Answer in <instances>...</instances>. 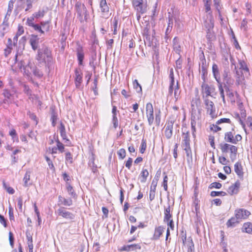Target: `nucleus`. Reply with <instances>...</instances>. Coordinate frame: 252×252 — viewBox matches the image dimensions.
I'll return each instance as SVG.
<instances>
[{
    "label": "nucleus",
    "mask_w": 252,
    "mask_h": 252,
    "mask_svg": "<svg viewBox=\"0 0 252 252\" xmlns=\"http://www.w3.org/2000/svg\"><path fill=\"white\" fill-rule=\"evenodd\" d=\"M26 42V37L25 36H23L20 39L17 52L15 56V63L17 64L19 69L23 68L24 73L27 76H30L35 66L30 62L26 63L25 61L20 59L23 51L24 50Z\"/></svg>",
    "instance_id": "nucleus-1"
},
{
    "label": "nucleus",
    "mask_w": 252,
    "mask_h": 252,
    "mask_svg": "<svg viewBox=\"0 0 252 252\" xmlns=\"http://www.w3.org/2000/svg\"><path fill=\"white\" fill-rule=\"evenodd\" d=\"M36 60L40 62L45 63L50 70L53 65V57L51 50L46 46L43 45L38 49Z\"/></svg>",
    "instance_id": "nucleus-2"
},
{
    "label": "nucleus",
    "mask_w": 252,
    "mask_h": 252,
    "mask_svg": "<svg viewBox=\"0 0 252 252\" xmlns=\"http://www.w3.org/2000/svg\"><path fill=\"white\" fill-rule=\"evenodd\" d=\"M77 16L81 22L83 21V16L85 20L87 19V9L84 4H82L80 1H76L74 6Z\"/></svg>",
    "instance_id": "nucleus-3"
},
{
    "label": "nucleus",
    "mask_w": 252,
    "mask_h": 252,
    "mask_svg": "<svg viewBox=\"0 0 252 252\" xmlns=\"http://www.w3.org/2000/svg\"><path fill=\"white\" fill-rule=\"evenodd\" d=\"M32 7V1L31 0H20L19 4L15 10V12L17 14L20 11H22L24 8H25L26 12L30 10Z\"/></svg>",
    "instance_id": "nucleus-4"
},
{
    "label": "nucleus",
    "mask_w": 252,
    "mask_h": 252,
    "mask_svg": "<svg viewBox=\"0 0 252 252\" xmlns=\"http://www.w3.org/2000/svg\"><path fill=\"white\" fill-rule=\"evenodd\" d=\"M205 108L207 109V113L213 118L215 115V108L214 103L211 100H210L206 96H203Z\"/></svg>",
    "instance_id": "nucleus-5"
},
{
    "label": "nucleus",
    "mask_w": 252,
    "mask_h": 252,
    "mask_svg": "<svg viewBox=\"0 0 252 252\" xmlns=\"http://www.w3.org/2000/svg\"><path fill=\"white\" fill-rule=\"evenodd\" d=\"M215 91V88L214 86H209L204 82L201 85V93L203 96H206L208 98L209 96H212L213 94Z\"/></svg>",
    "instance_id": "nucleus-6"
},
{
    "label": "nucleus",
    "mask_w": 252,
    "mask_h": 252,
    "mask_svg": "<svg viewBox=\"0 0 252 252\" xmlns=\"http://www.w3.org/2000/svg\"><path fill=\"white\" fill-rule=\"evenodd\" d=\"M132 2L137 12L143 14L146 12L147 6L146 4L143 3V0H132Z\"/></svg>",
    "instance_id": "nucleus-7"
},
{
    "label": "nucleus",
    "mask_w": 252,
    "mask_h": 252,
    "mask_svg": "<svg viewBox=\"0 0 252 252\" xmlns=\"http://www.w3.org/2000/svg\"><path fill=\"white\" fill-rule=\"evenodd\" d=\"M146 111L148 124L151 126L154 121V109L151 103L149 102L146 104Z\"/></svg>",
    "instance_id": "nucleus-8"
},
{
    "label": "nucleus",
    "mask_w": 252,
    "mask_h": 252,
    "mask_svg": "<svg viewBox=\"0 0 252 252\" xmlns=\"http://www.w3.org/2000/svg\"><path fill=\"white\" fill-rule=\"evenodd\" d=\"M2 94L5 97L3 99V103H9L14 102L15 96V93L14 91L4 89L3 91Z\"/></svg>",
    "instance_id": "nucleus-9"
},
{
    "label": "nucleus",
    "mask_w": 252,
    "mask_h": 252,
    "mask_svg": "<svg viewBox=\"0 0 252 252\" xmlns=\"http://www.w3.org/2000/svg\"><path fill=\"white\" fill-rule=\"evenodd\" d=\"M234 215L239 220H246L251 215V212L245 209H237L235 210Z\"/></svg>",
    "instance_id": "nucleus-10"
},
{
    "label": "nucleus",
    "mask_w": 252,
    "mask_h": 252,
    "mask_svg": "<svg viewBox=\"0 0 252 252\" xmlns=\"http://www.w3.org/2000/svg\"><path fill=\"white\" fill-rule=\"evenodd\" d=\"M74 81L76 88H80L83 81V73L80 68L75 69Z\"/></svg>",
    "instance_id": "nucleus-11"
},
{
    "label": "nucleus",
    "mask_w": 252,
    "mask_h": 252,
    "mask_svg": "<svg viewBox=\"0 0 252 252\" xmlns=\"http://www.w3.org/2000/svg\"><path fill=\"white\" fill-rule=\"evenodd\" d=\"M174 121L172 120H168L165 125V129L164 134L167 139H170L173 134Z\"/></svg>",
    "instance_id": "nucleus-12"
},
{
    "label": "nucleus",
    "mask_w": 252,
    "mask_h": 252,
    "mask_svg": "<svg viewBox=\"0 0 252 252\" xmlns=\"http://www.w3.org/2000/svg\"><path fill=\"white\" fill-rule=\"evenodd\" d=\"M241 186V183L239 180H237L234 184L230 186L227 189L228 193L232 195L237 194L239 191V189Z\"/></svg>",
    "instance_id": "nucleus-13"
},
{
    "label": "nucleus",
    "mask_w": 252,
    "mask_h": 252,
    "mask_svg": "<svg viewBox=\"0 0 252 252\" xmlns=\"http://www.w3.org/2000/svg\"><path fill=\"white\" fill-rule=\"evenodd\" d=\"M222 123H228L232 125V124H231V121L229 119L221 118L216 122V125H213L211 127V129L214 131L215 132H217L220 130L221 129V128L218 125Z\"/></svg>",
    "instance_id": "nucleus-14"
},
{
    "label": "nucleus",
    "mask_w": 252,
    "mask_h": 252,
    "mask_svg": "<svg viewBox=\"0 0 252 252\" xmlns=\"http://www.w3.org/2000/svg\"><path fill=\"white\" fill-rule=\"evenodd\" d=\"M57 212L59 216L67 219L73 220L75 217L72 213L67 211L63 207L59 208Z\"/></svg>",
    "instance_id": "nucleus-15"
},
{
    "label": "nucleus",
    "mask_w": 252,
    "mask_h": 252,
    "mask_svg": "<svg viewBox=\"0 0 252 252\" xmlns=\"http://www.w3.org/2000/svg\"><path fill=\"white\" fill-rule=\"evenodd\" d=\"M234 171L238 176V177L243 180L244 175V172L243 171V168L241 162L240 161H237L234 164Z\"/></svg>",
    "instance_id": "nucleus-16"
},
{
    "label": "nucleus",
    "mask_w": 252,
    "mask_h": 252,
    "mask_svg": "<svg viewBox=\"0 0 252 252\" xmlns=\"http://www.w3.org/2000/svg\"><path fill=\"white\" fill-rule=\"evenodd\" d=\"M29 42L32 49L34 51H35L39 47V38L36 35L32 34L31 35Z\"/></svg>",
    "instance_id": "nucleus-17"
},
{
    "label": "nucleus",
    "mask_w": 252,
    "mask_h": 252,
    "mask_svg": "<svg viewBox=\"0 0 252 252\" xmlns=\"http://www.w3.org/2000/svg\"><path fill=\"white\" fill-rule=\"evenodd\" d=\"M76 54L79 64L80 65H82L84 58V52L83 47L80 45H79L76 48Z\"/></svg>",
    "instance_id": "nucleus-18"
},
{
    "label": "nucleus",
    "mask_w": 252,
    "mask_h": 252,
    "mask_svg": "<svg viewBox=\"0 0 252 252\" xmlns=\"http://www.w3.org/2000/svg\"><path fill=\"white\" fill-rule=\"evenodd\" d=\"M212 73L213 75V77L217 81V82H219L221 81L220 75V70L219 67V66L216 64L214 63L212 65Z\"/></svg>",
    "instance_id": "nucleus-19"
},
{
    "label": "nucleus",
    "mask_w": 252,
    "mask_h": 252,
    "mask_svg": "<svg viewBox=\"0 0 252 252\" xmlns=\"http://www.w3.org/2000/svg\"><path fill=\"white\" fill-rule=\"evenodd\" d=\"M99 8L100 9L101 12L103 15L108 14L110 8L106 0H100Z\"/></svg>",
    "instance_id": "nucleus-20"
},
{
    "label": "nucleus",
    "mask_w": 252,
    "mask_h": 252,
    "mask_svg": "<svg viewBox=\"0 0 252 252\" xmlns=\"http://www.w3.org/2000/svg\"><path fill=\"white\" fill-rule=\"evenodd\" d=\"M182 147H187L188 146H190V138H189V131H187L186 132H183L182 134Z\"/></svg>",
    "instance_id": "nucleus-21"
},
{
    "label": "nucleus",
    "mask_w": 252,
    "mask_h": 252,
    "mask_svg": "<svg viewBox=\"0 0 252 252\" xmlns=\"http://www.w3.org/2000/svg\"><path fill=\"white\" fill-rule=\"evenodd\" d=\"M202 54L203 59L202 61L200 72L201 73V78L204 81V82H205V80L207 75V69L205 64L206 60L205 59L203 53H202Z\"/></svg>",
    "instance_id": "nucleus-22"
},
{
    "label": "nucleus",
    "mask_w": 252,
    "mask_h": 252,
    "mask_svg": "<svg viewBox=\"0 0 252 252\" xmlns=\"http://www.w3.org/2000/svg\"><path fill=\"white\" fill-rule=\"evenodd\" d=\"M173 49L175 53L178 55H180L181 52V46L179 38L175 37L173 40Z\"/></svg>",
    "instance_id": "nucleus-23"
},
{
    "label": "nucleus",
    "mask_w": 252,
    "mask_h": 252,
    "mask_svg": "<svg viewBox=\"0 0 252 252\" xmlns=\"http://www.w3.org/2000/svg\"><path fill=\"white\" fill-rule=\"evenodd\" d=\"M230 60L231 64V67L233 68V67L234 66L233 72H235L236 74V77L237 78H240V77L242 76L243 74V72L239 71L237 69V67L235 64V60L232 57H230Z\"/></svg>",
    "instance_id": "nucleus-24"
},
{
    "label": "nucleus",
    "mask_w": 252,
    "mask_h": 252,
    "mask_svg": "<svg viewBox=\"0 0 252 252\" xmlns=\"http://www.w3.org/2000/svg\"><path fill=\"white\" fill-rule=\"evenodd\" d=\"M242 231L249 234H252V223L251 222H245L242 227Z\"/></svg>",
    "instance_id": "nucleus-25"
},
{
    "label": "nucleus",
    "mask_w": 252,
    "mask_h": 252,
    "mask_svg": "<svg viewBox=\"0 0 252 252\" xmlns=\"http://www.w3.org/2000/svg\"><path fill=\"white\" fill-rule=\"evenodd\" d=\"M164 228L161 226L156 227L155 230L154 234L153 236L154 240H158L160 236L162 234L164 231Z\"/></svg>",
    "instance_id": "nucleus-26"
},
{
    "label": "nucleus",
    "mask_w": 252,
    "mask_h": 252,
    "mask_svg": "<svg viewBox=\"0 0 252 252\" xmlns=\"http://www.w3.org/2000/svg\"><path fill=\"white\" fill-rule=\"evenodd\" d=\"M185 151L186 156L187 157V161L188 162L192 161V156L191 148L190 146L187 147H182Z\"/></svg>",
    "instance_id": "nucleus-27"
},
{
    "label": "nucleus",
    "mask_w": 252,
    "mask_h": 252,
    "mask_svg": "<svg viewBox=\"0 0 252 252\" xmlns=\"http://www.w3.org/2000/svg\"><path fill=\"white\" fill-rule=\"evenodd\" d=\"M30 177L31 171H27L23 178L24 186L25 187H28L32 184V183L30 182Z\"/></svg>",
    "instance_id": "nucleus-28"
},
{
    "label": "nucleus",
    "mask_w": 252,
    "mask_h": 252,
    "mask_svg": "<svg viewBox=\"0 0 252 252\" xmlns=\"http://www.w3.org/2000/svg\"><path fill=\"white\" fill-rule=\"evenodd\" d=\"M59 130L61 136H62L63 139L65 140V142L69 141V140L67 138V135L65 131V128L64 125L63 124L62 122L60 123V126L59 127Z\"/></svg>",
    "instance_id": "nucleus-29"
},
{
    "label": "nucleus",
    "mask_w": 252,
    "mask_h": 252,
    "mask_svg": "<svg viewBox=\"0 0 252 252\" xmlns=\"http://www.w3.org/2000/svg\"><path fill=\"white\" fill-rule=\"evenodd\" d=\"M239 71H244L245 72H247L249 74V69L247 66L246 63L243 60H239Z\"/></svg>",
    "instance_id": "nucleus-30"
},
{
    "label": "nucleus",
    "mask_w": 252,
    "mask_h": 252,
    "mask_svg": "<svg viewBox=\"0 0 252 252\" xmlns=\"http://www.w3.org/2000/svg\"><path fill=\"white\" fill-rule=\"evenodd\" d=\"M170 206L169 204L168 205L167 207H164V221H168L170 220V219L172 218V216L170 214Z\"/></svg>",
    "instance_id": "nucleus-31"
},
{
    "label": "nucleus",
    "mask_w": 252,
    "mask_h": 252,
    "mask_svg": "<svg viewBox=\"0 0 252 252\" xmlns=\"http://www.w3.org/2000/svg\"><path fill=\"white\" fill-rule=\"evenodd\" d=\"M239 220L235 217H231L229 220H228L226 224L227 227H234L236 224L239 223Z\"/></svg>",
    "instance_id": "nucleus-32"
},
{
    "label": "nucleus",
    "mask_w": 252,
    "mask_h": 252,
    "mask_svg": "<svg viewBox=\"0 0 252 252\" xmlns=\"http://www.w3.org/2000/svg\"><path fill=\"white\" fill-rule=\"evenodd\" d=\"M150 26L149 24H147L146 27L142 30V34L143 36L146 38L147 40H150Z\"/></svg>",
    "instance_id": "nucleus-33"
},
{
    "label": "nucleus",
    "mask_w": 252,
    "mask_h": 252,
    "mask_svg": "<svg viewBox=\"0 0 252 252\" xmlns=\"http://www.w3.org/2000/svg\"><path fill=\"white\" fill-rule=\"evenodd\" d=\"M229 151L231 153L230 158L231 159L232 161H233L236 158L238 148L236 146L231 145Z\"/></svg>",
    "instance_id": "nucleus-34"
},
{
    "label": "nucleus",
    "mask_w": 252,
    "mask_h": 252,
    "mask_svg": "<svg viewBox=\"0 0 252 252\" xmlns=\"http://www.w3.org/2000/svg\"><path fill=\"white\" fill-rule=\"evenodd\" d=\"M214 4L215 6L216 10L218 11L219 16L221 20H222L221 18L220 9L221 8V5H220V0H213Z\"/></svg>",
    "instance_id": "nucleus-35"
},
{
    "label": "nucleus",
    "mask_w": 252,
    "mask_h": 252,
    "mask_svg": "<svg viewBox=\"0 0 252 252\" xmlns=\"http://www.w3.org/2000/svg\"><path fill=\"white\" fill-rule=\"evenodd\" d=\"M234 134L232 131L227 132L225 133L224 140L227 142L233 143Z\"/></svg>",
    "instance_id": "nucleus-36"
},
{
    "label": "nucleus",
    "mask_w": 252,
    "mask_h": 252,
    "mask_svg": "<svg viewBox=\"0 0 252 252\" xmlns=\"http://www.w3.org/2000/svg\"><path fill=\"white\" fill-rule=\"evenodd\" d=\"M149 176V172L146 169H143L142 171L140 173V177L141 179V183H145L146 180L147 178Z\"/></svg>",
    "instance_id": "nucleus-37"
},
{
    "label": "nucleus",
    "mask_w": 252,
    "mask_h": 252,
    "mask_svg": "<svg viewBox=\"0 0 252 252\" xmlns=\"http://www.w3.org/2000/svg\"><path fill=\"white\" fill-rule=\"evenodd\" d=\"M224 83H223V85L224 87H231L234 84V80L231 78V76L228 77L226 78L223 79Z\"/></svg>",
    "instance_id": "nucleus-38"
},
{
    "label": "nucleus",
    "mask_w": 252,
    "mask_h": 252,
    "mask_svg": "<svg viewBox=\"0 0 252 252\" xmlns=\"http://www.w3.org/2000/svg\"><path fill=\"white\" fill-rule=\"evenodd\" d=\"M66 189L68 193V194L71 195L72 198H77V194L75 192L72 187L69 184H67L66 185Z\"/></svg>",
    "instance_id": "nucleus-39"
},
{
    "label": "nucleus",
    "mask_w": 252,
    "mask_h": 252,
    "mask_svg": "<svg viewBox=\"0 0 252 252\" xmlns=\"http://www.w3.org/2000/svg\"><path fill=\"white\" fill-rule=\"evenodd\" d=\"M231 145L227 143H221L220 144V150L223 153H226L229 150Z\"/></svg>",
    "instance_id": "nucleus-40"
},
{
    "label": "nucleus",
    "mask_w": 252,
    "mask_h": 252,
    "mask_svg": "<svg viewBox=\"0 0 252 252\" xmlns=\"http://www.w3.org/2000/svg\"><path fill=\"white\" fill-rule=\"evenodd\" d=\"M179 82L177 81L176 85L174 89V97L176 101L179 99L180 96V92L179 91Z\"/></svg>",
    "instance_id": "nucleus-41"
},
{
    "label": "nucleus",
    "mask_w": 252,
    "mask_h": 252,
    "mask_svg": "<svg viewBox=\"0 0 252 252\" xmlns=\"http://www.w3.org/2000/svg\"><path fill=\"white\" fill-rule=\"evenodd\" d=\"M173 24V19L171 18H169L168 26H167V27L166 28V35H168L169 33L171 31L172 29Z\"/></svg>",
    "instance_id": "nucleus-42"
},
{
    "label": "nucleus",
    "mask_w": 252,
    "mask_h": 252,
    "mask_svg": "<svg viewBox=\"0 0 252 252\" xmlns=\"http://www.w3.org/2000/svg\"><path fill=\"white\" fill-rule=\"evenodd\" d=\"M32 73H33L35 76L39 78H41L43 75L42 72L38 69L36 66L34 68Z\"/></svg>",
    "instance_id": "nucleus-43"
},
{
    "label": "nucleus",
    "mask_w": 252,
    "mask_h": 252,
    "mask_svg": "<svg viewBox=\"0 0 252 252\" xmlns=\"http://www.w3.org/2000/svg\"><path fill=\"white\" fill-rule=\"evenodd\" d=\"M133 87L136 90V92L138 93H141L142 91V87L141 85L139 84L138 82V81L137 80H135L133 82Z\"/></svg>",
    "instance_id": "nucleus-44"
},
{
    "label": "nucleus",
    "mask_w": 252,
    "mask_h": 252,
    "mask_svg": "<svg viewBox=\"0 0 252 252\" xmlns=\"http://www.w3.org/2000/svg\"><path fill=\"white\" fill-rule=\"evenodd\" d=\"M217 83L219 91L220 92V96L224 95V86L223 85V83L221 82V81L217 82Z\"/></svg>",
    "instance_id": "nucleus-45"
},
{
    "label": "nucleus",
    "mask_w": 252,
    "mask_h": 252,
    "mask_svg": "<svg viewBox=\"0 0 252 252\" xmlns=\"http://www.w3.org/2000/svg\"><path fill=\"white\" fill-rule=\"evenodd\" d=\"M204 3V7L206 12L211 11V0H203Z\"/></svg>",
    "instance_id": "nucleus-46"
},
{
    "label": "nucleus",
    "mask_w": 252,
    "mask_h": 252,
    "mask_svg": "<svg viewBox=\"0 0 252 252\" xmlns=\"http://www.w3.org/2000/svg\"><path fill=\"white\" fill-rule=\"evenodd\" d=\"M212 197H215L217 196H225L226 195V193L225 192L221 191H212L210 194Z\"/></svg>",
    "instance_id": "nucleus-47"
},
{
    "label": "nucleus",
    "mask_w": 252,
    "mask_h": 252,
    "mask_svg": "<svg viewBox=\"0 0 252 252\" xmlns=\"http://www.w3.org/2000/svg\"><path fill=\"white\" fill-rule=\"evenodd\" d=\"M31 27H32L34 30L37 32H40V33H44V31L42 29L41 26L38 24H34Z\"/></svg>",
    "instance_id": "nucleus-48"
},
{
    "label": "nucleus",
    "mask_w": 252,
    "mask_h": 252,
    "mask_svg": "<svg viewBox=\"0 0 252 252\" xmlns=\"http://www.w3.org/2000/svg\"><path fill=\"white\" fill-rule=\"evenodd\" d=\"M117 154L119 158L124 159L126 156V150L123 148H121L117 152Z\"/></svg>",
    "instance_id": "nucleus-49"
},
{
    "label": "nucleus",
    "mask_w": 252,
    "mask_h": 252,
    "mask_svg": "<svg viewBox=\"0 0 252 252\" xmlns=\"http://www.w3.org/2000/svg\"><path fill=\"white\" fill-rule=\"evenodd\" d=\"M45 14L44 10H39L38 12L34 13L32 15L36 19L43 17Z\"/></svg>",
    "instance_id": "nucleus-50"
},
{
    "label": "nucleus",
    "mask_w": 252,
    "mask_h": 252,
    "mask_svg": "<svg viewBox=\"0 0 252 252\" xmlns=\"http://www.w3.org/2000/svg\"><path fill=\"white\" fill-rule=\"evenodd\" d=\"M56 142H57V148L58 150H59L61 153H63L64 152V145H63V144L62 143H61L59 141V140L58 139L56 140Z\"/></svg>",
    "instance_id": "nucleus-51"
},
{
    "label": "nucleus",
    "mask_w": 252,
    "mask_h": 252,
    "mask_svg": "<svg viewBox=\"0 0 252 252\" xmlns=\"http://www.w3.org/2000/svg\"><path fill=\"white\" fill-rule=\"evenodd\" d=\"M188 252H195L194 245L192 239L188 245Z\"/></svg>",
    "instance_id": "nucleus-52"
},
{
    "label": "nucleus",
    "mask_w": 252,
    "mask_h": 252,
    "mask_svg": "<svg viewBox=\"0 0 252 252\" xmlns=\"http://www.w3.org/2000/svg\"><path fill=\"white\" fill-rule=\"evenodd\" d=\"M45 158L47 162L48 163V166H49V167L50 168V169H51L53 171H55V168L54 167V165L52 160L50 159V158L47 156H45Z\"/></svg>",
    "instance_id": "nucleus-53"
},
{
    "label": "nucleus",
    "mask_w": 252,
    "mask_h": 252,
    "mask_svg": "<svg viewBox=\"0 0 252 252\" xmlns=\"http://www.w3.org/2000/svg\"><path fill=\"white\" fill-rule=\"evenodd\" d=\"M222 79L228 78L231 76L229 69L228 67H226L224 69L222 72Z\"/></svg>",
    "instance_id": "nucleus-54"
},
{
    "label": "nucleus",
    "mask_w": 252,
    "mask_h": 252,
    "mask_svg": "<svg viewBox=\"0 0 252 252\" xmlns=\"http://www.w3.org/2000/svg\"><path fill=\"white\" fill-rule=\"evenodd\" d=\"M97 78H95L94 80V86L92 87V90L94 91V94L95 95H98V92H97Z\"/></svg>",
    "instance_id": "nucleus-55"
},
{
    "label": "nucleus",
    "mask_w": 252,
    "mask_h": 252,
    "mask_svg": "<svg viewBox=\"0 0 252 252\" xmlns=\"http://www.w3.org/2000/svg\"><path fill=\"white\" fill-rule=\"evenodd\" d=\"M163 174L164 175V176L163 178V186L164 189L165 191H167L168 189V185H167L168 177L166 175L165 172H163Z\"/></svg>",
    "instance_id": "nucleus-56"
},
{
    "label": "nucleus",
    "mask_w": 252,
    "mask_h": 252,
    "mask_svg": "<svg viewBox=\"0 0 252 252\" xmlns=\"http://www.w3.org/2000/svg\"><path fill=\"white\" fill-rule=\"evenodd\" d=\"M160 111H159L158 113H156L155 123L156 126H159L160 123Z\"/></svg>",
    "instance_id": "nucleus-57"
},
{
    "label": "nucleus",
    "mask_w": 252,
    "mask_h": 252,
    "mask_svg": "<svg viewBox=\"0 0 252 252\" xmlns=\"http://www.w3.org/2000/svg\"><path fill=\"white\" fill-rule=\"evenodd\" d=\"M230 87H224V90L226 93V95L230 98L234 96V94L232 91L230 89Z\"/></svg>",
    "instance_id": "nucleus-58"
},
{
    "label": "nucleus",
    "mask_w": 252,
    "mask_h": 252,
    "mask_svg": "<svg viewBox=\"0 0 252 252\" xmlns=\"http://www.w3.org/2000/svg\"><path fill=\"white\" fill-rule=\"evenodd\" d=\"M34 18L35 17L33 15L32 17L28 18L27 19L26 25L29 26V27H31L34 24Z\"/></svg>",
    "instance_id": "nucleus-59"
},
{
    "label": "nucleus",
    "mask_w": 252,
    "mask_h": 252,
    "mask_svg": "<svg viewBox=\"0 0 252 252\" xmlns=\"http://www.w3.org/2000/svg\"><path fill=\"white\" fill-rule=\"evenodd\" d=\"M62 204L65 206H70L72 204V200L70 198L66 199L64 198L63 202H62Z\"/></svg>",
    "instance_id": "nucleus-60"
},
{
    "label": "nucleus",
    "mask_w": 252,
    "mask_h": 252,
    "mask_svg": "<svg viewBox=\"0 0 252 252\" xmlns=\"http://www.w3.org/2000/svg\"><path fill=\"white\" fill-rule=\"evenodd\" d=\"M57 120V114L53 112L52 113L51 121H52V125L53 126H55L56 124V121Z\"/></svg>",
    "instance_id": "nucleus-61"
},
{
    "label": "nucleus",
    "mask_w": 252,
    "mask_h": 252,
    "mask_svg": "<svg viewBox=\"0 0 252 252\" xmlns=\"http://www.w3.org/2000/svg\"><path fill=\"white\" fill-rule=\"evenodd\" d=\"M9 135L12 137V139L13 140L14 139H17L18 140V135L16 133V131L15 130V129H12L10 131H9Z\"/></svg>",
    "instance_id": "nucleus-62"
},
{
    "label": "nucleus",
    "mask_w": 252,
    "mask_h": 252,
    "mask_svg": "<svg viewBox=\"0 0 252 252\" xmlns=\"http://www.w3.org/2000/svg\"><path fill=\"white\" fill-rule=\"evenodd\" d=\"M147 147V145L145 141L144 140H142V143L141 144L140 148V152L141 153L143 154L145 152L146 149Z\"/></svg>",
    "instance_id": "nucleus-63"
},
{
    "label": "nucleus",
    "mask_w": 252,
    "mask_h": 252,
    "mask_svg": "<svg viewBox=\"0 0 252 252\" xmlns=\"http://www.w3.org/2000/svg\"><path fill=\"white\" fill-rule=\"evenodd\" d=\"M219 161L222 165H226L229 162L224 157H220L219 158Z\"/></svg>",
    "instance_id": "nucleus-64"
}]
</instances>
